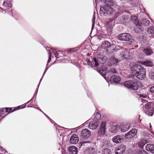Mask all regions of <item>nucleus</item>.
I'll return each mask as SVG.
<instances>
[{
	"label": "nucleus",
	"mask_w": 154,
	"mask_h": 154,
	"mask_svg": "<svg viewBox=\"0 0 154 154\" xmlns=\"http://www.w3.org/2000/svg\"><path fill=\"white\" fill-rule=\"evenodd\" d=\"M129 66L133 75H135L140 80L145 78L146 70L142 66L133 62L131 63Z\"/></svg>",
	"instance_id": "1"
},
{
	"label": "nucleus",
	"mask_w": 154,
	"mask_h": 154,
	"mask_svg": "<svg viewBox=\"0 0 154 154\" xmlns=\"http://www.w3.org/2000/svg\"><path fill=\"white\" fill-rule=\"evenodd\" d=\"M125 86L129 89L137 90L141 85L140 82L134 80H129L124 82Z\"/></svg>",
	"instance_id": "2"
},
{
	"label": "nucleus",
	"mask_w": 154,
	"mask_h": 154,
	"mask_svg": "<svg viewBox=\"0 0 154 154\" xmlns=\"http://www.w3.org/2000/svg\"><path fill=\"white\" fill-rule=\"evenodd\" d=\"M112 6H105L100 8V14L102 16H106L107 14H111L113 12V9Z\"/></svg>",
	"instance_id": "3"
},
{
	"label": "nucleus",
	"mask_w": 154,
	"mask_h": 154,
	"mask_svg": "<svg viewBox=\"0 0 154 154\" xmlns=\"http://www.w3.org/2000/svg\"><path fill=\"white\" fill-rule=\"evenodd\" d=\"M118 38L120 40L129 41L131 38V35L127 33H123L118 36Z\"/></svg>",
	"instance_id": "4"
},
{
	"label": "nucleus",
	"mask_w": 154,
	"mask_h": 154,
	"mask_svg": "<svg viewBox=\"0 0 154 154\" xmlns=\"http://www.w3.org/2000/svg\"><path fill=\"white\" fill-rule=\"evenodd\" d=\"M137 133V130L136 129H133L130 130L128 133L125 135L126 138L129 139L131 138L135 135Z\"/></svg>",
	"instance_id": "5"
},
{
	"label": "nucleus",
	"mask_w": 154,
	"mask_h": 154,
	"mask_svg": "<svg viewBox=\"0 0 154 154\" xmlns=\"http://www.w3.org/2000/svg\"><path fill=\"white\" fill-rule=\"evenodd\" d=\"M91 133L90 131L87 129H84L81 131V136L84 138H88L90 136Z\"/></svg>",
	"instance_id": "6"
},
{
	"label": "nucleus",
	"mask_w": 154,
	"mask_h": 154,
	"mask_svg": "<svg viewBox=\"0 0 154 154\" xmlns=\"http://www.w3.org/2000/svg\"><path fill=\"white\" fill-rule=\"evenodd\" d=\"M126 149V147L124 145H121L119 146L115 150V153L116 154H122Z\"/></svg>",
	"instance_id": "7"
},
{
	"label": "nucleus",
	"mask_w": 154,
	"mask_h": 154,
	"mask_svg": "<svg viewBox=\"0 0 154 154\" xmlns=\"http://www.w3.org/2000/svg\"><path fill=\"white\" fill-rule=\"evenodd\" d=\"M79 140V137L75 134L73 135L71 137L69 142L72 144H76L77 143Z\"/></svg>",
	"instance_id": "8"
},
{
	"label": "nucleus",
	"mask_w": 154,
	"mask_h": 154,
	"mask_svg": "<svg viewBox=\"0 0 154 154\" xmlns=\"http://www.w3.org/2000/svg\"><path fill=\"white\" fill-rule=\"evenodd\" d=\"M116 18V17H114L108 20L106 25V27L108 28H109V29H111L112 28L113 20H115Z\"/></svg>",
	"instance_id": "9"
},
{
	"label": "nucleus",
	"mask_w": 154,
	"mask_h": 154,
	"mask_svg": "<svg viewBox=\"0 0 154 154\" xmlns=\"http://www.w3.org/2000/svg\"><path fill=\"white\" fill-rule=\"evenodd\" d=\"M100 122H93L89 123V128L92 129H95L98 126Z\"/></svg>",
	"instance_id": "10"
},
{
	"label": "nucleus",
	"mask_w": 154,
	"mask_h": 154,
	"mask_svg": "<svg viewBox=\"0 0 154 154\" xmlns=\"http://www.w3.org/2000/svg\"><path fill=\"white\" fill-rule=\"evenodd\" d=\"M122 136L117 135L114 137L112 139L113 141L116 143H119L122 142L123 140Z\"/></svg>",
	"instance_id": "11"
},
{
	"label": "nucleus",
	"mask_w": 154,
	"mask_h": 154,
	"mask_svg": "<svg viewBox=\"0 0 154 154\" xmlns=\"http://www.w3.org/2000/svg\"><path fill=\"white\" fill-rule=\"evenodd\" d=\"M109 62L110 66H114L117 64L119 63V60L115 57H112L110 58Z\"/></svg>",
	"instance_id": "12"
},
{
	"label": "nucleus",
	"mask_w": 154,
	"mask_h": 154,
	"mask_svg": "<svg viewBox=\"0 0 154 154\" xmlns=\"http://www.w3.org/2000/svg\"><path fill=\"white\" fill-rule=\"evenodd\" d=\"M146 149L152 153H154V145L151 144H147L146 146Z\"/></svg>",
	"instance_id": "13"
},
{
	"label": "nucleus",
	"mask_w": 154,
	"mask_h": 154,
	"mask_svg": "<svg viewBox=\"0 0 154 154\" xmlns=\"http://www.w3.org/2000/svg\"><path fill=\"white\" fill-rule=\"evenodd\" d=\"M110 80L111 81L117 83L120 82L121 80V79L119 77L116 75H114L111 77Z\"/></svg>",
	"instance_id": "14"
},
{
	"label": "nucleus",
	"mask_w": 154,
	"mask_h": 154,
	"mask_svg": "<svg viewBox=\"0 0 154 154\" xmlns=\"http://www.w3.org/2000/svg\"><path fill=\"white\" fill-rule=\"evenodd\" d=\"M69 150L71 154H77L78 152L77 148L74 146L69 147Z\"/></svg>",
	"instance_id": "15"
},
{
	"label": "nucleus",
	"mask_w": 154,
	"mask_h": 154,
	"mask_svg": "<svg viewBox=\"0 0 154 154\" xmlns=\"http://www.w3.org/2000/svg\"><path fill=\"white\" fill-rule=\"evenodd\" d=\"M11 110V108H2L0 109V116H2L4 112H13V111Z\"/></svg>",
	"instance_id": "16"
},
{
	"label": "nucleus",
	"mask_w": 154,
	"mask_h": 154,
	"mask_svg": "<svg viewBox=\"0 0 154 154\" xmlns=\"http://www.w3.org/2000/svg\"><path fill=\"white\" fill-rule=\"evenodd\" d=\"M93 60L95 63V66L96 67L97 66H98L99 65V63H103L102 62V59L100 58H93Z\"/></svg>",
	"instance_id": "17"
},
{
	"label": "nucleus",
	"mask_w": 154,
	"mask_h": 154,
	"mask_svg": "<svg viewBox=\"0 0 154 154\" xmlns=\"http://www.w3.org/2000/svg\"><path fill=\"white\" fill-rule=\"evenodd\" d=\"M120 128L122 131L125 132L128 131L129 128V126L128 124L122 125Z\"/></svg>",
	"instance_id": "18"
},
{
	"label": "nucleus",
	"mask_w": 154,
	"mask_h": 154,
	"mask_svg": "<svg viewBox=\"0 0 154 154\" xmlns=\"http://www.w3.org/2000/svg\"><path fill=\"white\" fill-rule=\"evenodd\" d=\"M106 72L107 68L104 65L102 66L101 69L100 70L101 74L103 76L105 75H106Z\"/></svg>",
	"instance_id": "19"
},
{
	"label": "nucleus",
	"mask_w": 154,
	"mask_h": 154,
	"mask_svg": "<svg viewBox=\"0 0 154 154\" xmlns=\"http://www.w3.org/2000/svg\"><path fill=\"white\" fill-rule=\"evenodd\" d=\"M132 20L134 22L135 24L139 26H141V24L139 22L138 20H137V17L136 16H131Z\"/></svg>",
	"instance_id": "20"
},
{
	"label": "nucleus",
	"mask_w": 154,
	"mask_h": 154,
	"mask_svg": "<svg viewBox=\"0 0 154 154\" xmlns=\"http://www.w3.org/2000/svg\"><path fill=\"white\" fill-rule=\"evenodd\" d=\"M143 51L144 53L147 56L150 55L153 53L152 50L149 48L144 49Z\"/></svg>",
	"instance_id": "21"
},
{
	"label": "nucleus",
	"mask_w": 154,
	"mask_h": 154,
	"mask_svg": "<svg viewBox=\"0 0 154 154\" xmlns=\"http://www.w3.org/2000/svg\"><path fill=\"white\" fill-rule=\"evenodd\" d=\"M147 143V142L146 140L142 139L139 142L138 145L140 148H142Z\"/></svg>",
	"instance_id": "22"
},
{
	"label": "nucleus",
	"mask_w": 154,
	"mask_h": 154,
	"mask_svg": "<svg viewBox=\"0 0 154 154\" xmlns=\"http://www.w3.org/2000/svg\"><path fill=\"white\" fill-rule=\"evenodd\" d=\"M122 52H123V54H122V55L126 59L129 58V53L128 51L127 50H124V51H122Z\"/></svg>",
	"instance_id": "23"
},
{
	"label": "nucleus",
	"mask_w": 154,
	"mask_h": 154,
	"mask_svg": "<svg viewBox=\"0 0 154 154\" xmlns=\"http://www.w3.org/2000/svg\"><path fill=\"white\" fill-rule=\"evenodd\" d=\"M88 154H96L97 149L95 148H91L88 150Z\"/></svg>",
	"instance_id": "24"
},
{
	"label": "nucleus",
	"mask_w": 154,
	"mask_h": 154,
	"mask_svg": "<svg viewBox=\"0 0 154 154\" xmlns=\"http://www.w3.org/2000/svg\"><path fill=\"white\" fill-rule=\"evenodd\" d=\"M110 45V44L109 42L105 41L103 43L102 46L104 49H106L109 47Z\"/></svg>",
	"instance_id": "25"
},
{
	"label": "nucleus",
	"mask_w": 154,
	"mask_h": 154,
	"mask_svg": "<svg viewBox=\"0 0 154 154\" xmlns=\"http://www.w3.org/2000/svg\"><path fill=\"white\" fill-rule=\"evenodd\" d=\"M103 1L107 5L106 6H113L114 4L113 0H103Z\"/></svg>",
	"instance_id": "26"
},
{
	"label": "nucleus",
	"mask_w": 154,
	"mask_h": 154,
	"mask_svg": "<svg viewBox=\"0 0 154 154\" xmlns=\"http://www.w3.org/2000/svg\"><path fill=\"white\" fill-rule=\"evenodd\" d=\"M101 116L100 114L97 112L94 114L93 116L92 117V118H94V121H96L98 120L100 118Z\"/></svg>",
	"instance_id": "27"
},
{
	"label": "nucleus",
	"mask_w": 154,
	"mask_h": 154,
	"mask_svg": "<svg viewBox=\"0 0 154 154\" xmlns=\"http://www.w3.org/2000/svg\"><path fill=\"white\" fill-rule=\"evenodd\" d=\"M143 64L147 66H152L153 65L152 62L150 60H147L143 62Z\"/></svg>",
	"instance_id": "28"
},
{
	"label": "nucleus",
	"mask_w": 154,
	"mask_h": 154,
	"mask_svg": "<svg viewBox=\"0 0 154 154\" xmlns=\"http://www.w3.org/2000/svg\"><path fill=\"white\" fill-rule=\"evenodd\" d=\"M3 5L6 8H11L12 7V5L10 1L4 2Z\"/></svg>",
	"instance_id": "29"
},
{
	"label": "nucleus",
	"mask_w": 154,
	"mask_h": 154,
	"mask_svg": "<svg viewBox=\"0 0 154 154\" xmlns=\"http://www.w3.org/2000/svg\"><path fill=\"white\" fill-rule=\"evenodd\" d=\"M141 22V25L142 24L145 26H147L149 24V21L146 19H143Z\"/></svg>",
	"instance_id": "30"
},
{
	"label": "nucleus",
	"mask_w": 154,
	"mask_h": 154,
	"mask_svg": "<svg viewBox=\"0 0 154 154\" xmlns=\"http://www.w3.org/2000/svg\"><path fill=\"white\" fill-rule=\"evenodd\" d=\"M102 154H111V150L108 149H104L102 151Z\"/></svg>",
	"instance_id": "31"
},
{
	"label": "nucleus",
	"mask_w": 154,
	"mask_h": 154,
	"mask_svg": "<svg viewBox=\"0 0 154 154\" xmlns=\"http://www.w3.org/2000/svg\"><path fill=\"white\" fill-rule=\"evenodd\" d=\"M105 131V129L100 128L98 132V135L101 136L104 135Z\"/></svg>",
	"instance_id": "32"
},
{
	"label": "nucleus",
	"mask_w": 154,
	"mask_h": 154,
	"mask_svg": "<svg viewBox=\"0 0 154 154\" xmlns=\"http://www.w3.org/2000/svg\"><path fill=\"white\" fill-rule=\"evenodd\" d=\"M119 128V126L116 125L113 126L111 129V131L112 133H115L116 132V130Z\"/></svg>",
	"instance_id": "33"
},
{
	"label": "nucleus",
	"mask_w": 154,
	"mask_h": 154,
	"mask_svg": "<svg viewBox=\"0 0 154 154\" xmlns=\"http://www.w3.org/2000/svg\"><path fill=\"white\" fill-rule=\"evenodd\" d=\"M147 32L149 34H154V26L149 28L147 30Z\"/></svg>",
	"instance_id": "34"
},
{
	"label": "nucleus",
	"mask_w": 154,
	"mask_h": 154,
	"mask_svg": "<svg viewBox=\"0 0 154 154\" xmlns=\"http://www.w3.org/2000/svg\"><path fill=\"white\" fill-rule=\"evenodd\" d=\"M106 121H103L100 125V128L106 129L105 127L106 126Z\"/></svg>",
	"instance_id": "35"
},
{
	"label": "nucleus",
	"mask_w": 154,
	"mask_h": 154,
	"mask_svg": "<svg viewBox=\"0 0 154 154\" xmlns=\"http://www.w3.org/2000/svg\"><path fill=\"white\" fill-rule=\"evenodd\" d=\"M51 51L54 54L55 57H58V55L59 54L58 53L57 51L54 48L51 49Z\"/></svg>",
	"instance_id": "36"
},
{
	"label": "nucleus",
	"mask_w": 154,
	"mask_h": 154,
	"mask_svg": "<svg viewBox=\"0 0 154 154\" xmlns=\"http://www.w3.org/2000/svg\"><path fill=\"white\" fill-rule=\"evenodd\" d=\"M149 77L151 80H154V72H150L149 73Z\"/></svg>",
	"instance_id": "37"
},
{
	"label": "nucleus",
	"mask_w": 154,
	"mask_h": 154,
	"mask_svg": "<svg viewBox=\"0 0 154 154\" xmlns=\"http://www.w3.org/2000/svg\"><path fill=\"white\" fill-rule=\"evenodd\" d=\"M137 153L138 154H147V153L145 151L143 150H139Z\"/></svg>",
	"instance_id": "38"
},
{
	"label": "nucleus",
	"mask_w": 154,
	"mask_h": 154,
	"mask_svg": "<svg viewBox=\"0 0 154 154\" xmlns=\"http://www.w3.org/2000/svg\"><path fill=\"white\" fill-rule=\"evenodd\" d=\"M109 72L116 73L117 72L116 70L114 68H111L109 71Z\"/></svg>",
	"instance_id": "39"
},
{
	"label": "nucleus",
	"mask_w": 154,
	"mask_h": 154,
	"mask_svg": "<svg viewBox=\"0 0 154 154\" xmlns=\"http://www.w3.org/2000/svg\"><path fill=\"white\" fill-rule=\"evenodd\" d=\"M149 91L150 92L152 93H154V85L152 86L150 88Z\"/></svg>",
	"instance_id": "40"
},
{
	"label": "nucleus",
	"mask_w": 154,
	"mask_h": 154,
	"mask_svg": "<svg viewBox=\"0 0 154 154\" xmlns=\"http://www.w3.org/2000/svg\"><path fill=\"white\" fill-rule=\"evenodd\" d=\"M95 17L94 16V14L93 15V17L92 19V29L93 28V27L94 25V24L95 23Z\"/></svg>",
	"instance_id": "41"
},
{
	"label": "nucleus",
	"mask_w": 154,
	"mask_h": 154,
	"mask_svg": "<svg viewBox=\"0 0 154 154\" xmlns=\"http://www.w3.org/2000/svg\"><path fill=\"white\" fill-rule=\"evenodd\" d=\"M87 62L88 64L89 65L91 66V67H93V64L88 59L87 60Z\"/></svg>",
	"instance_id": "42"
},
{
	"label": "nucleus",
	"mask_w": 154,
	"mask_h": 154,
	"mask_svg": "<svg viewBox=\"0 0 154 154\" xmlns=\"http://www.w3.org/2000/svg\"><path fill=\"white\" fill-rule=\"evenodd\" d=\"M49 54V59L48 60V63H49L51 61V52H49L48 53Z\"/></svg>",
	"instance_id": "43"
},
{
	"label": "nucleus",
	"mask_w": 154,
	"mask_h": 154,
	"mask_svg": "<svg viewBox=\"0 0 154 154\" xmlns=\"http://www.w3.org/2000/svg\"><path fill=\"white\" fill-rule=\"evenodd\" d=\"M151 106V105L150 103H148L145 104V107L147 108H149Z\"/></svg>",
	"instance_id": "44"
},
{
	"label": "nucleus",
	"mask_w": 154,
	"mask_h": 154,
	"mask_svg": "<svg viewBox=\"0 0 154 154\" xmlns=\"http://www.w3.org/2000/svg\"><path fill=\"white\" fill-rule=\"evenodd\" d=\"M140 97H142L143 98H145L146 97V95L145 94H140Z\"/></svg>",
	"instance_id": "45"
},
{
	"label": "nucleus",
	"mask_w": 154,
	"mask_h": 154,
	"mask_svg": "<svg viewBox=\"0 0 154 154\" xmlns=\"http://www.w3.org/2000/svg\"><path fill=\"white\" fill-rule=\"evenodd\" d=\"M151 113H152L151 114L149 115V114H147V115L149 116H152L153 115V112L152 113V112Z\"/></svg>",
	"instance_id": "46"
},
{
	"label": "nucleus",
	"mask_w": 154,
	"mask_h": 154,
	"mask_svg": "<svg viewBox=\"0 0 154 154\" xmlns=\"http://www.w3.org/2000/svg\"><path fill=\"white\" fill-rule=\"evenodd\" d=\"M88 142H81V143H88Z\"/></svg>",
	"instance_id": "47"
},
{
	"label": "nucleus",
	"mask_w": 154,
	"mask_h": 154,
	"mask_svg": "<svg viewBox=\"0 0 154 154\" xmlns=\"http://www.w3.org/2000/svg\"><path fill=\"white\" fill-rule=\"evenodd\" d=\"M73 50V49H70L69 51L70 52H71L72 51H73V50Z\"/></svg>",
	"instance_id": "48"
},
{
	"label": "nucleus",
	"mask_w": 154,
	"mask_h": 154,
	"mask_svg": "<svg viewBox=\"0 0 154 154\" xmlns=\"http://www.w3.org/2000/svg\"><path fill=\"white\" fill-rule=\"evenodd\" d=\"M46 70H45V72H44V74H43V76H42L43 77V75H44V74H45V72H46Z\"/></svg>",
	"instance_id": "49"
},
{
	"label": "nucleus",
	"mask_w": 154,
	"mask_h": 154,
	"mask_svg": "<svg viewBox=\"0 0 154 154\" xmlns=\"http://www.w3.org/2000/svg\"><path fill=\"white\" fill-rule=\"evenodd\" d=\"M20 106H19L17 107V108H18L17 109H20Z\"/></svg>",
	"instance_id": "50"
},
{
	"label": "nucleus",
	"mask_w": 154,
	"mask_h": 154,
	"mask_svg": "<svg viewBox=\"0 0 154 154\" xmlns=\"http://www.w3.org/2000/svg\"><path fill=\"white\" fill-rule=\"evenodd\" d=\"M42 79H40V82H41V81ZM40 82H39V84H40ZM39 85V84L38 85Z\"/></svg>",
	"instance_id": "51"
},
{
	"label": "nucleus",
	"mask_w": 154,
	"mask_h": 154,
	"mask_svg": "<svg viewBox=\"0 0 154 154\" xmlns=\"http://www.w3.org/2000/svg\"><path fill=\"white\" fill-rule=\"evenodd\" d=\"M44 114H45V116H46L48 118V116H47L46 115V114H45L44 113Z\"/></svg>",
	"instance_id": "52"
},
{
	"label": "nucleus",
	"mask_w": 154,
	"mask_h": 154,
	"mask_svg": "<svg viewBox=\"0 0 154 154\" xmlns=\"http://www.w3.org/2000/svg\"><path fill=\"white\" fill-rule=\"evenodd\" d=\"M149 124H150V128H151V125H150V123Z\"/></svg>",
	"instance_id": "53"
},
{
	"label": "nucleus",
	"mask_w": 154,
	"mask_h": 154,
	"mask_svg": "<svg viewBox=\"0 0 154 154\" xmlns=\"http://www.w3.org/2000/svg\"><path fill=\"white\" fill-rule=\"evenodd\" d=\"M124 13H125V12H124L123 14H124ZM125 13H127V14H129V13H127V12H125Z\"/></svg>",
	"instance_id": "54"
},
{
	"label": "nucleus",
	"mask_w": 154,
	"mask_h": 154,
	"mask_svg": "<svg viewBox=\"0 0 154 154\" xmlns=\"http://www.w3.org/2000/svg\"><path fill=\"white\" fill-rule=\"evenodd\" d=\"M125 17H124V19H125Z\"/></svg>",
	"instance_id": "55"
}]
</instances>
